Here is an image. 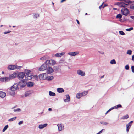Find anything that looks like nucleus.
Returning <instances> with one entry per match:
<instances>
[{
    "mask_svg": "<svg viewBox=\"0 0 134 134\" xmlns=\"http://www.w3.org/2000/svg\"><path fill=\"white\" fill-rule=\"evenodd\" d=\"M17 67L15 65H10L8 66V69L9 70H14L16 69Z\"/></svg>",
    "mask_w": 134,
    "mask_h": 134,
    "instance_id": "12",
    "label": "nucleus"
},
{
    "mask_svg": "<svg viewBox=\"0 0 134 134\" xmlns=\"http://www.w3.org/2000/svg\"><path fill=\"white\" fill-rule=\"evenodd\" d=\"M49 57L48 56H44L40 58V59L42 60H44L46 59H49Z\"/></svg>",
    "mask_w": 134,
    "mask_h": 134,
    "instance_id": "18",
    "label": "nucleus"
},
{
    "mask_svg": "<svg viewBox=\"0 0 134 134\" xmlns=\"http://www.w3.org/2000/svg\"><path fill=\"white\" fill-rule=\"evenodd\" d=\"M54 71V70L51 67H49L47 68V73L48 74H50L53 72Z\"/></svg>",
    "mask_w": 134,
    "mask_h": 134,
    "instance_id": "9",
    "label": "nucleus"
},
{
    "mask_svg": "<svg viewBox=\"0 0 134 134\" xmlns=\"http://www.w3.org/2000/svg\"><path fill=\"white\" fill-rule=\"evenodd\" d=\"M25 77L27 80H30L32 78V76L31 74H27L25 76Z\"/></svg>",
    "mask_w": 134,
    "mask_h": 134,
    "instance_id": "11",
    "label": "nucleus"
},
{
    "mask_svg": "<svg viewBox=\"0 0 134 134\" xmlns=\"http://www.w3.org/2000/svg\"><path fill=\"white\" fill-rule=\"evenodd\" d=\"M66 98L64 100V101L65 102H69L70 100V98L69 95H67L66 96Z\"/></svg>",
    "mask_w": 134,
    "mask_h": 134,
    "instance_id": "17",
    "label": "nucleus"
},
{
    "mask_svg": "<svg viewBox=\"0 0 134 134\" xmlns=\"http://www.w3.org/2000/svg\"><path fill=\"white\" fill-rule=\"evenodd\" d=\"M126 131L127 132H128L129 131L130 128L131 127V126L130 125H129L128 124L126 125Z\"/></svg>",
    "mask_w": 134,
    "mask_h": 134,
    "instance_id": "29",
    "label": "nucleus"
},
{
    "mask_svg": "<svg viewBox=\"0 0 134 134\" xmlns=\"http://www.w3.org/2000/svg\"><path fill=\"white\" fill-rule=\"evenodd\" d=\"M23 123V121H20V122H19V123H18V124L19 125H20L21 124H22Z\"/></svg>",
    "mask_w": 134,
    "mask_h": 134,
    "instance_id": "50",
    "label": "nucleus"
},
{
    "mask_svg": "<svg viewBox=\"0 0 134 134\" xmlns=\"http://www.w3.org/2000/svg\"><path fill=\"white\" fill-rule=\"evenodd\" d=\"M47 74L46 73L42 74L39 75V79L41 80H44L46 78Z\"/></svg>",
    "mask_w": 134,
    "mask_h": 134,
    "instance_id": "7",
    "label": "nucleus"
},
{
    "mask_svg": "<svg viewBox=\"0 0 134 134\" xmlns=\"http://www.w3.org/2000/svg\"><path fill=\"white\" fill-rule=\"evenodd\" d=\"M49 95L51 96H54L55 95V94L53 92L51 91H49Z\"/></svg>",
    "mask_w": 134,
    "mask_h": 134,
    "instance_id": "28",
    "label": "nucleus"
},
{
    "mask_svg": "<svg viewBox=\"0 0 134 134\" xmlns=\"http://www.w3.org/2000/svg\"><path fill=\"white\" fill-rule=\"evenodd\" d=\"M34 83L31 82H28L27 84V86L29 87H31L33 86Z\"/></svg>",
    "mask_w": 134,
    "mask_h": 134,
    "instance_id": "22",
    "label": "nucleus"
},
{
    "mask_svg": "<svg viewBox=\"0 0 134 134\" xmlns=\"http://www.w3.org/2000/svg\"><path fill=\"white\" fill-rule=\"evenodd\" d=\"M64 91V90L62 88H58L57 89V91L59 93L63 92Z\"/></svg>",
    "mask_w": 134,
    "mask_h": 134,
    "instance_id": "19",
    "label": "nucleus"
},
{
    "mask_svg": "<svg viewBox=\"0 0 134 134\" xmlns=\"http://www.w3.org/2000/svg\"><path fill=\"white\" fill-rule=\"evenodd\" d=\"M31 93L30 91H27L25 93V96L26 97L29 96L30 95Z\"/></svg>",
    "mask_w": 134,
    "mask_h": 134,
    "instance_id": "26",
    "label": "nucleus"
},
{
    "mask_svg": "<svg viewBox=\"0 0 134 134\" xmlns=\"http://www.w3.org/2000/svg\"><path fill=\"white\" fill-rule=\"evenodd\" d=\"M48 110L50 111H51L52 110V109L51 108H49L48 109Z\"/></svg>",
    "mask_w": 134,
    "mask_h": 134,
    "instance_id": "57",
    "label": "nucleus"
},
{
    "mask_svg": "<svg viewBox=\"0 0 134 134\" xmlns=\"http://www.w3.org/2000/svg\"><path fill=\"white\" fill-rule=\"evenodd\" d=\"M122 17V15L120 14H118L116 16V18H119V19H120Z\"/></svg>",
    "mask_w": 134,
    "mask_h": 134,
    "instance_id": "32",
    "label": "nucleus"
},
{
    "mask_svg": "<svg viewBox=\"0 0 134 134\" xmlns=\"http://www.w3.org/2000/svg\"><path fill=\"white\" fill-rule=\"evenodd\" d=\"M8 127V125H6L4 127V128L3 129V130H2L3 132H4L7 129Z\"/></svg>",
    "mask_w": 134,
    "mask_h": 134,
    "instance_id": "33",
    "label": "nucleus"
},
{
    "mask_svg": "<svg viewBox=\"0 0 134 134\" xmlns=\"http://www.w3.org/2000/svg\"><path fill=\"white\" fill-rule=\"evenodd\" d=\"M123 117H129V116L128 114H126L125 116H124Z\"/></svg>",
    "mask_w": 134,
    "mask_h": 134,
    "instance_id": "54",
    "label": "nucleus"
},
{
    "mask_svg": "<svg viewBox=\"0 0 134 134\" xmlns=\"http://www.w3.org/2000/svg\"><path fill=\"white\" fill-rule=\"evenodd\" d=\"M11 31H6V32H4V34H7V33H9L10 32H11Z\"/></svg>",
    "mask_w": 134,
    "mask_h": 134,
    "instance_id": "48",
    "label": "nucleus"
},
{
    "mask_svg": "<svg viewBox=\"0 0 134 134\" xmlns=\"http://www.w3.org/2000/svg\"><path fill=\"white\" fill-rule=\"evenodd\" d=\"M88 91H85L81 93L82 96L86 95L88 93Z\"/></svg>",
    "mask_w": 134,
    "mask_h": 134,
    "instance_id": "21",
    "label": "nucleus"
},
{
    "mask_svg": "<svg viewBox=\"0 0 134 134\" xmlns=\"http://www.w3.org/2000/svg\"><path fill=\"white\" fill-rule=\"evenodd\" d=\"M58 126V130L59 131H60L63 130L64 129V126H62L61 124H59L57 125Z\"/></svg>",
    "mask_w": 134,
    "mask_h": 134,
    "instance_id": "15",
    "label": "nucleus"
},
{
    "mask_svg": "<svg viewBox=\"0 0 134 134\" xmlns=\"http://www.w3.org/2000/svg\"><path fill=\"white\" fill-rule=\"evenodd\" d=\"M14 112H18L20 111L21 110L19 108H17L16 109H15L13 110Z\"/></svg>",
    "mask_w": 134,
    "mask_h": 134,
    "instance_id": "34",
    "label": "nucleus"
},
{
    "mask_svg": "<svg viewBox=\"0 0 134 134\" xmlns=\"http://www.w3.org/2000/svg\"><path fill=\"white\" fill-rule=\"evenodd\" d=\"M125 69L126 70H128L129 69V66L128 65H126L125 67Z\"/></svg>",
    "mask_w": 134,
    "mask_h": 134,
    "instance_id": "42",
    "label": "nucleus"
},
{
    "mask_svg": "<svg viewBox=\"0 0 134 134\" xmlns=\"http://www.w3.org/2000/svg\"><path fill=\"white\" fill-rule=\"evenodd\" d=\"M104 75H103L101 77V78H104Z\"/></svg>",
    "mask_w": 134,
    "mask_h": 134,
    "instance_id": "62",
    "label": "nucleus"
},
{
    "mask_svg": "<svg viewBox=\"0 0 134 134\" xmlns=\"http://www.w3.org/2000/svg\"><path fill=\"white\" fill-rule=\"evenodd\" d=\"M107 5H106V4H105L103 6V8H104V7H105V6H106Z\"/></svg>",
    "mask_w": 134,
    "mask_h": 134,
    "instance_id": "61",
    "label": "nucleus"
},
{
    "mask_svg": "<svg viewBox=\"0 0 134 134\" xmlns=\"http://www.w3.org/2000/svg\"><path fill=\"white\" fill-rule=\"evenodd\" d=\"M50 60H47L45 64H46L47 65H49L51 66V63L50 62Z\"/></svg>",
    "mask_w": 134,
    "mask_h": 134,
    "instance_id": "27",
    "label": "nucleus"
},
{
    "mask_svg": "<svg viewBox=\"0 0 134 134\" xmlns=\"http://www.w3.org/2000/svg\"><path fill=\"white\" fill-rule=\"evenodd\" d=\"M119 34L122 35H124L125 34V33L122 31H119Z\"/></svg>",
    "mask_w": 134,
    "mask_h": 134,
    "instance_id": "39",
    "label": "nucleus"
},
{
    "mask_svg": "<svg viewBox=\"0 0 134 134\" xmlns=\"http://www.w3.org/2000/svg\"><path fill=\"white\" fill-rule=\"evenodd\" d=\"M48 124L46 123L44 124H41L39 125L38 127L39 129H43L47 126Z\"/></svg>",
    "mask_w": 134,
    "mask_h": 134,
    "instance_id": "16",
    "label": "nucleus"
},
{
    "mask_svg": "<svg viewBox=\"0 0 134 134\" xmlns=\"http://www.w3.org/2000/svg\"><path fill=\"white\" fill-rule=\"evenodd\" d=\"M132 60L133 61H134V55H132Z\"/></svg>",
    "mask_w": 134,
    "mask_h": 134,
    "instance_id": "52",
    "label": "nucleus"
},
{
    "mask_svg": "<svg viewBox=\"0 0 134 134\" xmlns=\"http://www.w3.org/2000/svg\"><path fill=\"white\" fill-rule=\"evenodd\" d=\"M117 108H120L122 107V106L121 104H118L116 105Z\"/></svg>",
    "mask_w": 134,
    "mask_h": 134,
    "instance_id": "47",
    "label": "nucleus"
},
{
    "mask_svg": "<svg viewBox=\"0 0 134 134\" xmlns=\"http://www.w3.org/2000/svg\"><path fill=\"white\" fill-rule=\"evenodd\" d=\"M34 16L36 18H37L39 16V15L38 13L35 14Z\"/></svg>",
    "mask_w": 134,
    "mask_h": 134,
    "instance_id": "44",
    "label": "nucleus"
},
{
    "mask_svg": "<svg viewBox=\"0 0 134 134\" xmlns=\"http://www.w3.org/2000/svg\"><path fill=\"white\" fill-rule=\"evenodd\" d=\"M117 107L116 106H115L113 107H112L110 109L105 113V114H107V113H108V112H109V111H110L111 110H112L114 109H117Z\"/></svg>",
    "mask_w": 134,
    "mask_h": 134,
    "instance_id": "25",
    "label": "nucleus"
},
{
    "mask_svg": "<svg viewBox=\"0 0 134 134\" xmlns=\"http://www.w3.org/2000/svg\"><path fill=\"white\" fill-rule=\"evenodd\" d=\"M18 74L16 72H14L13 74L9 75V77H5L3 78H0V81L2 82H7L10 80V79L17 77Z\"/></svg>",
    "mask_w": 134,
    "mask_h": 134,
    "instance_id": "1",
    "label": "nucleus"
},
{
    "mask_svg": "<svg viewBox=\"0 0 134 134\" xmlns=\"http://www.w3.org/2000/svg\"><path fill=\"white\" fill-rule=\"evenodd\" d=\"M133 27H131L129 29H126V30L127 31H130L131 30H133Z\"/></svg>",
    "mask_w": 134,
    "mask_h": 134,
    "instance_id": "37",
    "label": "nucleus"
},
{
    "mask_svg": "<svg viewBox=\"0 0 134 134\" xmlns=\"http://www.w3.org/2000/svg\"><path fill=\"white\" fill-rule=\"evenodd\" d=\"M125 3H127L128 5L129 3H131V1L130 0H125V1H124Z\"/></svg>",
    "mask_w": 134,
    "mask_h": 134,
    "instance_id": "35",
    "label": "nucleus"
},
{
    "mask_svg": "<svg viewBox=\"0 0 134 134\" xmlns=\"http://www.w3.org/2000/svg\"><path fill=\"white\" fill-rule=\"evenodd\" d=\"M104 3V2H103V3H102V5H101L99 6V8L100 9H101L102 8H103V7L102 6V5Z\"/></svg>",
    "mask_w": 134,
    "mask_h": 134,
    "instance_id": "46",
    "label": "nucleus"
},
{
    "mask_svg": "<svg viewBox=\"0 0 134 134\" xmlns=\"http://www.w3.org/2000/svg\"><path fill=\"white\" fill-rule=\"evenodd\" d=\"M103 124H104V125H107L108 124V123H107L106 122H104Z\"/></svg>",
    "mask_w": 134,
    "mask_h": 134,
    "instance_id": "58",
    "label": "nucleus"
},
{
    "mask_svg": "<svg viewBox=\"0 0 134 134\" xmlns=\"http://www.w3.org/2000/svg\"><path fill=\"white\" fill-rule=\"evenodd\" d=\"M51 65H54L56 64V62L54 60H50Z\"/></svg>",
    "mask_w": 134,
    "mask_h": 134,
    "instance_id": "24",
    "label": "nucleus"
},
{
    "mask_svg": "<svg viewBox=\"0 0 134 134\" xmlns=\"http://www.w3.org/2000/svg\"><path fill=\"white\" fill-rule=\"evenodd\" d=\"M24 71L27 74H30L29 73L30 72V71L29 70L25 69L24 70Z\"/></svg>",
    "mask_w": 134,
    "mask_h": 134,
    "instance_id": "30",
    "label": "nucleus"
},
{
    "mask_svg": "<svg viewBox=\"0 0 134 134\" xmlns=\"http://www.w3.org/2000/svg\"><path fill=\"white\" fill-rule=\"evenodd\" d=\"M113 9L114 10H117V8H113Z\"/></svg>",
    "mask_w": 134,
    "mask_h": 134,
    "instance_id": "59",
    "label": "nucleus"
},
{
    "mask_svg": "<svg viewBox=\"0 0 134 134\" xmlns=\"http://www.w3.org/2000/svg\"><path fill=\"white\" fill-rule=\"evenodd\" d=\"M130 18L131 19L134 20V16H130Z\"/></svg>",
    "mask_w": 134,
    "mask_h": 134,
    "instance_id": "53",
    "label": "nucleus"
},
{
    "mask_svg": "<svg viewBox=\"0 0 134 134\" xmlns=\"http://www.w3.org/2000/svg\"><path fill=\"white\" fill-rule=\"evenodd\" d=\"M54 78V77L52 76H46V79L48 80H53Z\"/></svg>",
    "mask_w": 134,
    "mask_h": 134,
    "instance_id": "20",
    "label": "nucleus"
},
{
    "mask_svg": "<svg viewBox=\"0 0 134 134\" xmlns=\"http://www.w3.org/2000/svg\"><path fill=\"white\" fill-rule=\"evenodd\" d=\"M110 63L111 64H115L116 62L114 59H113L110 61Z\"/></svg>",
    "mask_w": 134,
    "mask_h": 134,
    "instance_id": "31",
    "label": "nucleus"
},
{
    "mask_svg": "<svg viewBox=\"0 0 134 134\" xmlns=\"http://www.w3.org/2000/svg\"><path fill=\"white\" fill-rule=\"evenodd\" d=\"M79 53L77 52H71L68 53V54L71 56H75L76 55L78 54Z\"/></svg>",
    "mask_w": 134,
    "mask_h": 134,
    "instance_id": "13",
    "label": "nucleus"
},
{
    "mask_svg": "<svg viewBox=\"0 0 134 134\" xmlns=\"http://www.w3.org/2000/svg\"><path fill=\"white\" fill-rule=\"evenodd\" d=\"M87 13H86L85 14V15H87Z\"/></svg>",
    "mask_w": 134,
    "mask_h": 134,
    "instance_id": "64",
    "label": "nucleus"
},
{
    "mask_svg": "<svg viewBox=\"0 0 134 134\" xmlns=\"http://www.w3.org/2000/svg\"><path fill=\"white\" fill-rule=\"evenodd\" d=\"M55 56L57 57H60V53H57L55 55Z\"/></svg>",
    "mask_w": 134,
    "mask_h": 134,
    "instance_id": "40",
    "label": "nucleus"
},
{
    "mask_svg": "<svg viewBox=\"0 0 134 134\" xmlns=\"http://www.w3.org/2000/svg\"><path fill=\"white\" fill-rule=\"evenodd\" d=\"M130 8L131 9L134 10V5L131 6L130 7Z\"/></svg>",
    "mask_w": 134,
    "mask_h": 134,
    "instance_id": "49",
    "label": "nucleus"
},
{
    "mask_svg": "<svg viewBox=\"0 0 134 134\" xmlns=\"http://www.w3.org/2000/svg\"><path fill=\"white\" fill-rule=\"evenodd\" d=\"M6 96V93L2 91H0V97L4 98Z\"/></svg>",
    "mask_w": 134,
    "mask_h": 134,
    "instance_id": "14",
    "label": "nucleus"
},
{
    "mask_svg": "<svg viewBox=\"0 0 134 134\" xmlns=\"http://www.w3.org/2000/svg\"><path fill=\"white\" fill-rule=\"evenodd\" d=\"M60 53V57L61 56L63 55L65 53L64 52H63L61 53Z\"/></svg>",
    "mask_w": 134,
    "mask_h": 134,
    "instance_id": "45",
    "label": "nucleus"
},
{
    "mask_svg": "<svg viewBox=\"0 0 134 134\" xmlns=\"http://www.w3.org/2000/svg\"><path fill=\"white\" fill-rule=\"evenodd\" d=\"M121 13L124 15L127 16L129 13V11L128 9L125 7L122 8L121 10Z\"/></svg>",
    "mask_w": 134,
    "mask_h": 134,
    "instance_id": "3",
    "label": "nucleus"
},
{
    "mask_svg": "<svg viewBox=\"0 0 134 134\" xmlns=\"http://www.w3.org/2000/svg\"><path fill=\"white\" fill-rule=\"evenodd\" d=\"M82 96L81 93H77L76 95V97L77 98L79 99L81 98Z\"/></svg>",
    "mask_w": 134,
    "mask_h": 134,
    "instance_id": "23",
    "label": "nucleus"
},
{
    "mask_svg": "<svg viewBox=\"0 0 134 134\" xmlns=\"http://www.w3.org/2000/svg\"><path fill=\"white\" fill-rule=\"evenodd\" d=\"M133 122V121H131L129 123L127 124H128V125H130L131 126L132 125V124Z\"/></svg>",
    "mask_w": 134,
    "mask_h": 134,
    "instance_id": "43",
    "label": "nucleus"
},
{
    "mask_svg": "<svg viewBox=\"0 0 134 134\" xmlns=\"http://www.w3.org/2000/svg\"><path fill=\"white\" fill-rule=\"evenodd\" d=\"M76 21L77 22L78 24H80V23H79V21H78V20L77 19H76Z\"/></svg>",
    "mask_w": 134,
    "mask_h": 134,
    "instance_id": "55",
    "label": "nucleus"
},
{
    "mask_svg": "<svg viewBox=\"0 0 134 134\" xmlns=\"http://www.w3.org/2000/svg\"><path fill=\"white\" fill-rule=\"evenodd\" d=\"M77 73L79 75H80L82 76H84L85 75V72L80 70H77Z\"/></svg>",
    "mask_w": 134,
    "mask_h": 134,
    "instance_id": "10",
    "label": "nucleus"
},
{
    "mask_svg": "<svg viewBox=\"0 0 134 134\" xmlns=\"http://www.w3.org/2000/svg\"><path fill=\"white\" fill-rule=\"evenodd\" d=\"M26 85V82L24 79L22 80L19 83V85L20 87H25Z\"/></svg>",
    "mask_w": 134,
    "mask_h": 134,
    "instance_id": "4",
    "label": "nucleus"
},
{
    "mask_svg": "<svg viewBox=\"0 0 134 134\" xmlns=\"http://www.w3.org/2000/svg\"><path fill=\"white\" fill-rule=\"evenodd\" d=\"M104 129H102L99 132L100 133H101L103 130H104Z\"/></svg>",
    "mask_w": 134,
    "mask_h": 134,
    "instance_id": "56",
    "label": "nucleus"
},
{
    "mask_svg": "<svg viewBox=\"0 0 134 134\" xmlns=\"http://www.w3.org/2000/svg\"><path fill=\"white\" fill-rule=\"evenodd\" d=\"M18 87V85L17 84H15L12 86L10 88V90L11 91H13V92L12 93L11 92H10V94L11 95L13 96L15 95V93L14 92L17 89Z\"/></svg>",
    "mask_w": 134,
    "mask_h": 134,
    "instance_id": "2",
    "label": "nucleus"
},
{
    "mask_svg": "<svg viewBox=\"0 0 134 134\" xmlns=\"http://www.w3.org/2000/svg\"><path fill=\"white\" fill-rule=\"evenodd\" d=\"M99 52L101 54H103L104 53V52H103L99 51Z\"/></svg>",
    "mask_w": 134,
    "mask_h": 134,
    "instance_id": "51",
    "label": "nucleus"
},
{
    "mask_svg": "<svg viewBox=\"0 0 134 134\" xmlns=\"http://www.w3.org/2000/svg\"><path fill=\"white\" fill-rule=\"evenodd\" d=\"M132 51L131 50H128L127 52V54L129 55H131L132 53Z\"/></svg>",
    "mask_w": 134,
    "mask_h": 134,
    "instance_id": "36",
    "label": "nucleus"
},
{
    "mask_svg": "<svg viewBox=\"0 0 134 134\" xmlns=\"http://www.w3.org/2000/svg\"><path fill=\"white\" fill-rule=\"evenodd\" d=\"M47 65L46 64H45L42 65L39 68V70L41 71H43L47 69Z\"/></svg>",
    "mask_w": 134,
    "mask_h": 134,
    "instance_id": "6",
    "label": "nucleus"
},
{
    "mask_svg": "<svg viewBox=\"0 0 134 134\" xmlns=\"http://www.w3.org/2000/svg\"><path fill=\"white\" fill-rule=\"evenodd\" d=\"M16 118H11L9 119V121H12L14 120H15L16 119Z\"/></svg>",
    "mask_w": 134,
    "mask_h": 134,
    "instance_id": "38",
    "label": "nucleus"
},
{
    "mask_svg": "<svg viewBox=\"0 0 134 134\" xmlns=\"http://www.w3.org/2000/svg\"><path fill=\"white\" fill-rule=\"evenodd\" d=\"M66 0H61V2L62 3Z\"/></svg>",
    "mask_w": 134,
    "mask_h": 134,
    "instance_id": "60",
    "label": "nucleus"
},
{
    "mask_svg": "<svg viewBox=\"0 0 134 134\" xmlns=\"http://www.w3.org/2000/svg\"><path fill=\"white\" fill-rule=\"evenodd\" d=\"M123 118V119H127V118Z\"/></svg>",
    "mask_w": 134,
    "mask_h": 134,
    "instance_id": "63",
    "label": "nucleus"
},
{
    "mask_svg": "<svg viewBox=\"0 0 134 134\" xmlns=\"http://www.w3.org/2000/svg\"><path fill=\"white\" fill-rule=\"evenodd\" d=\"M131 69L132 72L133 73H134V66H132L131 67Z\"/></svg>",
    "mask_w": 134,
    "mask_h": 134,
    "instance_id": "41",
    "label": "nucleus"
},
{
    "mask_svg": "<svg viewBox=\"0 0 134 134\" xmlns=\"http://www.w3.org/2000/svg\"><path fill=\"white\" fill-rule=\"evenodd\" d=\"M116 5H117L119 7H122L123 8H125L128 5V4H126L124 3L123 2H117L115 4Z\"/></svg>",
    "mask_w": 134,
    "mask_h": 134,
    "instance_id": "5",
    "label": "nucleus"
},
{
    "mask_svg": "<svg viewBox=\"0 0 134 134\" xmlns=\"http://www.w3.org/2000/svg\"><path fill=\"white\" fill-rule=\"evenodd\" d=\"M18 74V78L19 79H22L24 77L25 74L23 72H20Z\"/></svg>",
    "mask_w": 134,
    "mask_h": 134,
    "instance_id": "8",
    "label": "nucleus"
}]
</instances>
